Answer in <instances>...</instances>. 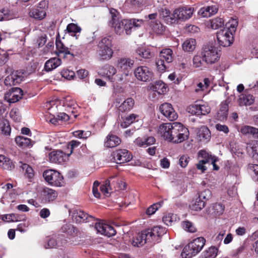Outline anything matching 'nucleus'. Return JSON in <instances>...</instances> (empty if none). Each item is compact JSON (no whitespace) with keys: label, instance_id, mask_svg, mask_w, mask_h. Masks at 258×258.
Returning <instances> with one entry per match:
<instances>
[{"label":"nucleus","instance_id":"9","mask_svg":"<svg viewBox=\"0 0 258 258\" xmlns=\"http://www.w3.org/2000/svg\"><path fill=\"white\" fill-rule=\"evenodd\" d=\"M95 228L97 232L108 237L115 235L116 231L111 225L100 221L96 223Z\"/></svg>","mask_w":258,"mask_h":258},{"label":"nucleus","instance_id":"40","mask_svg":"<svg viewBox=\"0 0 258 258\" xmlns=\"http://www.w3.org/2000/svg\"><path fill=\"white\" fill-rule=\"evenodd\" d=\"M14 18L13 14L8 8H4L0 11V21L11 20Z\"/></svg>","mask_w":258,"mask_h":258},{"label":"nucleus","instance_id":"44","mask_svg":"<svg viewBox=\"0 0 258 258\" xmlns=\"http://www.w3.org/2000/svg\"><path fill=\"white\" fill-rule=\"evenodd\" d=\"M256 128V127L251 126L244 125L241 127L240 132L243 135H251L253 137L255 134Z\"/></svg>","mask_w":258,"mask_h":258},{"label":"nucleus","instance_id":"31","mask_svg":"<svg viewBox=\"0 0 258 258\" xmlns=\"http://www.w3.org/2000/svg\"><path fill=\"white\" fill-rule=\"evenodd\" d=\"M134 105V100L132 98H128L119 106V109L120 111L123 112L128 111L133 108Z\"/></svg>","mask_w":258,"mask_h":258},{"label":"nucleus","instance_id":"29","mask_svg":"<svg viewBox=\"0 0 258 258\" xmlns=\"http://www.w3.org/2000/svg\"><path fill=\"white\" fill-rule=\"evenodd\" d=\"M196 46V40L193 38L187 39L183 42L182 45V49L185 52L193 51L195 49Z\"/></svg>","mask_w":258,"mask_h":258},{"label":"nucleus","instance_id":"59","mask_svg":"<svg viewBox=\"0 0 258 258\" xmlns=\"http://www.w3.org/2000/svg\"><path fill=\"white\" fill-rule=\"evenodd\" d=\"M2 219L5 222H14L17 221V216L15 214L5 215Z\"/></svg>","mask_w":258,"mask_h":258},{"label":"nucleus","instance_id":"35","mask_svg":"<svg viewBox=\"0 0 258 258\" xmlns=\"http://www.w3.org/2000/svg\"><path fill=\"white\" fill-rule=\"evenodd\" d=\"M149 24L152 29L157 34H162L165 30V26L159 21H151Z\"/></svg>","mask_w":258,"mask_h":258},{"label":"nucleus","instance_id":"16","mask_svg":"<svg viewBox=\"0 0 258 258\" xmlns=\"http://www.w3.org/2000/svg\"><path fill=\"white\" fill-rule=\"evenodd\" d=\"M69 156L68 154H66L61 151L56 150L51 152L49 154V159L52 163L61 164L68 160Z\"/></svg>","mask_w":258,"mask_h":258},{"label":"nucleus","instance_id":"38","mask_svg":"<svg viewBox=\"0 0 258 258\" xmlns=\"http://www.w3.org/2000/svg\"><path fill=\"white\" fill-rule=\"evenodd\" d=\"M30 15L35 19L42 20L46 16V12L44 9H35L33 10Z\"/></svg>","mask_w":258,"mask_h":258},{"label":"nucleus","instance_id":"33","mask_svg":"<svg viewBox=\"0 0 258 258\" xmlns=\"http://www.w3.org/2000/svg\"><path fill=\"white\" fill-rule=\"evenodd\" d=\"M197 136L201 141L209 140L211 137V133L207 126L203 125L198 130Z\"/></svg>","mask_w":258,"mask_h":258},{"label":"nucleus","instance_id":"13","mask_svg":"<svg viewBox=\"0 0 258 258\" xmlns=\"http://www.w3.org/2000/svg\"><path fill=\"white\" fill-rule=\"evenodd\" d=\"M112 156L117 164L127 162L132 158L131 153L126 149H119L113 152Z\"/></svg>","mask_w":258,"mask_h":258},{"label":"nucleus","instance_id":"20","mask_svg":"<svg viewBox=\"0 0 258 258\" xmlns=\"http://www.w3.org/2000/svg\"><path fill=\"white\" fill-rule=\"evenodd\" d=\"M73 217L78 223L88 222L94 220L93 216H89L87 213L81 210H75L73 213Z\"/></svg>","mask_w":258,"mask_h":258},{"label":"nucleus","instance_id":"23","mask_svg":"<svg viewBox=\"0 0 258 258\" xmlns=\"http://www.w3.org/2000/svg\"><path fill=\"white\" fill-rule=\"evenodd\" d=\"M120 139L116 135L109 134L106 138L104 146L107 148H113L120 144Z\"/></svg>","mask_w":258,"mask_h":258},{"label":"nucleus","instance_id":"24","mask_svg":"<svg viewBox=\"0 0 258 258\" xmlns=\"http://www.w3.org/2000/svg\"><path fill=\"white\" fill-rule=\"evenodd\" d=\"M56 54L58 56H60V54H63L64 57H66L67 55H70L72 57L74 56L68 47H66L62 42L59 40H56Z\"/></svg>","mask_w":258,"mask_h":258},{"label":"nucleus","instance_id":"30","mask_svg":"<svg viewBox=\"0 0 258 258\" xmlns=\"http://www.w3.org/2000/svg\"><path fill=\"white\" fill-rule=\"evenodd\" d=\"M247 152L255 160H258V141H253L247 145Z\"/></svg>","mask_w":258,"mask_h":258},{"label":"nucleus","instance_id":"26","mask_svg":"<svg viewBox=\"0 0 258 258\" xmlns=\"http://www.w3.org/2000/svg\"><path fill=\"white\" fill-rule=\"evenodd\" d=\"M61 60L59 58L55 57L47 60L44 65V70L46 72L51 71L60 65Z\"/></svg>","mask_w":258,"mask_h":258},{"label":"nucleus","instance_id":"60","mask_svg":"<svg viewBox=\"0 0 258 258\" xmlns=\"http://www.w3.org/2000/svg\"><path fill=\"white\" fill-rule=\"evenodd\" d=\"M99 182L98 181H95L92 187V192L95 197L96 198H100V194L98 191V186L99 185Z\"/></svg>","mask_w":258,"mask_h":258},{"label":"nucleus","instance_id":"34","mask_svg":"<svg viewBox=\"0 0 258 258\" xmlns=\"http://www.w3.org/2000/svg\"><path fill=\"white\" fill-rule=\"evenodd\" d=\"M173 51L170 48H165L162 50L160 53L159 57L164 59L167 63H169L173 60Z\"/></svg>","mask_w":258,"mask_h":258},{"label":"nucleus","instance_id":"58","mask_svg":"<svg viewBox=\"0 0 258 258\" xmlns=\"http://www.w3.org/2000/svg\"><path fill=\"white\" fill-rule=\"evenodd\" d=\"M212 196V193L210 190L207 189L201 192L198 198H200V200H209Z\"/></svg>","mask_w":258,"mask_h":258},{"label":"nucleus","instance_id":"15","mask_svg":"<svg viewBox=\"0 0 258 258\" xmlns=\"http://www.w3.org/2000/svg\"><path fill=\"white\" fill-rule=\"evenodd\" d=\"M23 91L19 88H14L5 94V100L10 103L18 101L23 96Z\"/></svg>","mask_w":258,"mask_h":258},{"label":"nucleus","instance_id":"28","mask_svg":"<svg viewBox=\"0 0 258 258\" xmlns=\"http://www.w3.org/2000/svg\"><path fill=\"white\" fill-rule=\"evenodd\" d=\"M217 11L218 8L216 6H211L201 8L199 13L203 17H210L212 15L215 14Z\"/></svg>","mask_w":258,"mask_h":258},{"label":"nucleus","instance_id":"47","mask_svg":"<svg viewBox=\"0 0 258 258\" xmlns=\"http://www.w3.org/2000/svg\"><path fill=\"white\" fill-rule=\"evenodd\" d=\"M66 243V240H63L62 241L59 243V242H57L56 240V239L54 238H51L49 240V241L47 242V245H45V247L46 248H54L56 246H63L64 244H65Z\"/></svg>","mask_w":258,"mask_h":258},{"label":"nucleus","instance_id":"19","mask_svg":"<svg viewBox=\"0 0 258 258\" xmlns=\"http://www.w3.org/2000/svg\"><path fill=\"white\" fill-rule=\"evenodd\" d=\"M148 236L145 230L138 233L132 240V244L134 246L140 247L143 246L147 242H150L148 238Z\"/></svg>","mask_w":258,"mask_h":258},{"label":"nucleus","instance_id":"42","mask_svg":"<svg viewBox=\"0 0 258 258\" xmlns=\"http://www.w3.org/2000/svg\"><path fill=\"white\" fill-rule=\"evenodd\" d=\"M138 117V115L135 114H131L128 116L126 117L120 123V126L122 128H126L128 127L131 124L133 123L136 119Z\"/></svg>","mask_w":258,"mask_h":258},{"label":"nucleus","instance_id":"39","mask_svg":"<svg viewBox=\"0 0 258 258\" xmlns=\"http://www.w3.org/2000/svg\"><path fill=\"white\" fill-rule=\"evenodd\" d=\"M228 105L226 104H222L217 112V119L220 120L226 119L228 115Z\"/></svg>","mask_w":258,"mask_h":258},{"label":"nucleus","instance_id":"48","mask_svg":"<svg viewBox=\"0 0 258 258\" xmlns=\"http://www.w3.org/2000/svg\"><path fill=\"white\" fill-rule=\"evenodd\" d=\"M163 204V202L161 201L153 204L147 209L146 211V214L148 215H153L159 208L162 206Z\"/></svg>","mask_w":258,"mask_h":258},{"label":"nucleus","instance_id":"1","mask_svg":"<svg viewBox=\"0 0 258 258\" xmlns=\"http://www.w3.org/2000/svg\"><path fill=\"white\" fill-rule=\"evenodd\" d=\"M237 26V20L232 19L226 24V28L220 30L217 33V38L220 45L227 47L233 43L234 35Z\"/></svg>","mask_w":258,"mask_h":258},{"label":"nucleus","instance_id":"43","mask_svg":"<svg viewBox=\"0 0 258 258\" xmlns=\"http://www.w3.org/2000/svg\"><path fill=\"white\" fill-rule=\"evenodd\" d=\"M21 167L25 171V175L30 181L34 176V172L32 168L27 164H22Z\"/></svg>","mask_w":258,"mask_h":258},{"label":"nucleus","instance_id":"8","mask_svg":"<svg viewBox=\"0 0 258 258\" xmlns=\"http://www.w3.org/2000/svg\"><path fill=\"white\" fill-rule=\"evenodd\" d=\"M135 77L139 81L149 82L152 79L153 73L151 69L146 66H139L134 70Z\"/></svg>","mask_w":258,"mask_h":258},{"label":"nucleus","instance_id":"5","mask_svg":"<svg viewBox=\"0 0 258 258\" xmlns=\"http://www.w3.org/2000/svg\"><path fill=\"white\" fill-rule=\"evenodd\" d=\"M112 45L110 38L105 37L98 43L97 53L100 59L108 60L110 59L113 53Z\"/></svg>","mask_w":258,"mask_h":258},{"label":"nucleus","instance_id":"14","mask_svg":"<svg viewBox=\"0 0 258 258\" xmlns=\"http://www.w3.org/2000/svg\"><path fill=\"white\" fill-rule=\"evenodd\" d=\"M159 109L161 113L169 120L173 121L178 117L177 113L170 103H165L162 104L160 105Z\"/></svg>","mask_w":258,"mask_h":258},{"label":"nucleus","instance_id":"7","mask_svg":"<svg viewBox=\"0 0 258 258\" xmlns=\"http://www.w3.org/2000/svg\"><path fill=\"white\" fill-rule=\"evenodd\" d=\"M43 176L49 184L54 186H62L64 181L62 175L54 170H48L44 171Z\"/></svg>","mask_w":258,"mask_h":258},{"label":"nucleus","instance_id":"54","mask_svg":"<svg viewBox=\"0 0 258 258\" xmlns=\"http://www.w3.org/2000/svg\"><path fill=\"white\" fill-rule=\"evenodd\" d=\"M156 65L158 71L160 72H164L166 69V66L165 64L164 60L160 57L156 60Z\"/></svg>","mask_w":258,"mask_h":258},{"label":"nucleus","instance_id":"52","mask_svg":"<svg viewBox=\"0 0 258 258\" xmlns=\"http://www.w3.org/2000/svg\"><path fill=\"white\" fill-rule=\"evenodd\" d=\"M61 103L63 106L68 108L75 109V106L76 105L75 102L72 100L69 97H66L63 100H61Z\"/></svg>","mask_w":258,"mask_h":258},{"label":"nucleus","instance_id":"36","mask_svg":"<svg viewBox=\"0 0 258 258\" xmlns=\"http://www.w3.org/2000/svg\"><path fill=\"white\" fill-rule=\"evenodd\" d=\"M15 141L18 145L22 147H32L31 141L30 139L19 136L16 138Z\"/></svg>","mask_w":258,"mask_h":258},{"label":"nucleus","instance_id":"18","mask_svg":"<svg viewBox=\"0 0 258 258\" xmlns=\"http://www.w3.org/2000/svg\"><path fill=\"white\" fill-rule=\"evenodd\" d=\"M172 126L173 123H163L158 127L157 134L164 140L168 141L170 137Z\"/></svg>","mask_w":258,"mask_h":258},{"label":"nucleus","instance_id":"12","mask_svg":"<svg viewBox=\"0 0 258 258\" xmlns=\"http://www.w3.org/2000/svg\"><path fill=\"white\" fill-rule=\"evenodd\" d=\"M148 236V239L151 242H158L159 237L166 233L165 228L160 226H155L152 229L146 230Z\"/></svg>","mask_w":258,"mask_h":258},{"label":"nucleus","instance_id":"56","mask_svg":"<svg viewBox=\"0 0 258 258\" xmlns=\"http://www.w3.org/2000/svg\"><path fill=\"white\" fill-rule=\"evenodd\" d=\"M199 157L203 158L201 160L207 161V163L210 162L211 159L213 156L204 150H201L199 152Z\"/></svg>","mask_w":258,"mask_h":258},{"label":"nucleus","instance_id":"21","mask_svg":"<svg viewBox=\"0 0 258 258\" xmlns=\"http://www.w3.org/2000/svg\"><path fill=\"white\" fill-rule=\"evenodd\" d=\"M254 97L251 94L244 92L239 95L238 102L239 106H249L253 103Z\"/></svg>","mask_w":258,"mask_h":258},{"label":"nucleus","instance_id":"61","mask_svg":"<svg viewBox=\"0 0 258 258\" xmlns=\"http://www.w3.org/2000/svg\"><path fill=\"white\" fill-rule=\"evenodd\" d=\"M47 37L45 34L39 36L37 40V44L38 47L43 46L46 43Z\"/></svg>","mask_w":258,"mask_h":258},{"label":"nucleus","instance_id":"53","mask_svg":"<svg viewBox=\"0 0 258 258\" xmlns=\"http://www.w3.org/2000/svg\"><path fill=\"white\" fill-rule=\"evenodd\" d=\"M12 77L15 79V84L17 85L21 82L23 78V73L19 71H13L12 73Z\"/></svg>","mask_w":258,"mask_h":258},{"label":"nucleus","instance_id":"45","mask_svg":"<svg viewBox=\"0 0 258 258\" xmlns=\"http://www.w3.org/2000/svg\"><path fill=\"white\" fill-rule=\"evenodd\" d=\"M211 27L213 29H217L222 27L224 25V21L221 18H216L210 20Z\"/></svg>","mask_w":258,"mask_h":258},{"label":"nucleus","instance_id":"55","mask_svg":"<svg viewBox=\"0 0 258 258\" xmlns=\"http://www.w3.org/2000/svg\"><path fill=\"white\" fill-rule=\"evenodd\" d=\"M212 209L215 214L220 215L223 213L224 207L221 204L216 203L213 205Z\"/></svg>","mask_w":258,"mask_h":258},{"label":"nucleus","instance_id":"46","mask_svg":"<svg viewBox=\"0 0 258 258\" xmlns=\"http://www.w3.org/2000/svg\"><path fill=\"white\" fill-rule=\"evenodd\" d=\"M136 52L140 57L145 59L150 58L153 56V54L149 49L138 48Z\"/></svg>","mask_w":258,"mask_h":258},{"label":"nucleus","instance_id":"37","mask_svg":"<svg viewBox=\"0 0 258 258\" xmlns=\"http://www.w3.org/2000/svg\"><path fill=\"white\" fill-rule=\"evenodd\" d=\"M205 206V202L200 200V198H197L190 205V208L191 210L199 211L204 208Z\"/></svg>","mask_w":258,"mask_h":258},{"label":"nucleus","instance_id":"62","mask_svg":"<svg viewBox=\"0 0 258 258\" xmlns=\"http://www.w3.org/2000/svg\"><path fill=\"white\" fill-rule=\"evenodd\" d=\"M10 115L13 120L18 122L20 121L21 117L17 109H12L10 113Z\"/></svg>","mask_w":258,"mask_h":258},{"label":"nucleus","instance_id":"64","mask_svg":"<svg viewBox=\"0 0 258 258\" xmlns=\"http://www.w3.org/2000/svg\"><path fill=\"white\" fill-rule=\"evenodd\" d=\"M4 82L7 86H14L16 85L15 84V79H14V77H12V73L6 78Z\"/></svg>","mask_w":258,"mask_h":258},{"label":"nucleus","instance_id":"49","mask_svg":"<svg viewBox=\"0 0 258 258\" xmlns=\"http://www.w3.org/2000/svg\"><path fill=\"white\" fill-rule=\"evenodd\" d=\"M182 226L183 228L189 232L194 233L197 231V229L194 225V224L188 221H183L182 223Z\"/></svg>","mask_w":258,"mask_h":258},{"label":"nucleus","instance_id":"11","mask_svg":"<svg viewBox=\"0 0 258 258\" xmlns=\"http://www.w3.org/2000/svg\"><path fill=\"white\" fill-rule=\"evenodd\" d=\"M189 113L196 115H205L210 112V107L207 104L195 103L190 105L187 108Z\"/></svg>","mask_w":258,"mask_h":258},{"label":"nucleus","instance_id":"50","mask_svg":"<svg viewBox=\"0 0 258 258\" xmlns=\"http://www.w3.org/2000/svg\"><path fill=\"white\" fill-rule=\"evenodd\" d=\"M218 249L215 246H211L206 251L205 258H215L217 255Z\"/></svg>","mask_w":258,"mask_h":258},{"label":"nucleus","instance_id":"6","mask_svg":"<svg viewBox=\"0 0 258 258\" xmlns=\"http://www.w3.org/2000/svg\"><path fill=\"white\" fill-rule=\"evenodd\" d=\"M201 52L207 64H213L217 61L220 57L217 48L213 43L204 45Z\"/></svg>","mask_w":258,"mask_h":258},{"label":"nucleus","instance_id":"22","mask_svg":"<svg viewBox=\"0 0 258 258\" xmlns=\"http://www.w3.org/2000/svg\"><path fill=\"white\" fill-rule=\"evenodd\" d=\"M41 195L43 199L47 202H50L56 199L57 197V192L53 189L45 187L42 189Z\"/></svg>","mask_w":258,"mask_h":258},{"label":"nucleus","instance_id":"3","mask_svg":"<svg viewBox=\"0 0 258 258\" xmlns=\"http://www.w3.org/2000/svg\"><path fill=\"white\" fill-rule=\"evenodd\" d=\"M205 242V239L202 237L194 239L183 248L181 256L182 258H191L195 256L202 250Z\"/></svg>","mask_w":258,"mask_h":258},{"label":"nucleus","instance_id":"27","mask_svg":"<svg viewBox=\"0 0 258 258\" xmlns=\"http://www.w3.org/2000/svg\"><path fill=\"white\" fill-rule=\"evenodd\" d=\"M160 17L163 19L164 21L168 24L175 23V18L173 15L170 16V12L165 8H161L159 11Z\"/></svg>","mask_w":258,"mask_h":258},{"label":"nucleus","instance_id":"57","mask_svg":"<svg viewBox=\"0 0 258 258\" xmlns=\"http://www.w3.org/2000/svg\"><path fill=\"white\" fill-rule=\"evenodd\" d=\"M189 161V157L187 155L181 156L179 159V164L183 168H185Z\"/></svg>","mask_w":258,"mask_h":258},{"label":"nucleus","instance_id":"32","mask_svg":"<svg viewBox=\"0 0 258 258\" xmlns=\"http://www.w3.org/2000/svg\"><path fill=\"white\" fill-rule=\"evenodd\" d=\"M116 73L115 68L110 65L105 66L101 70L100 74L103 76H106L109 79H111V77L115 75Z\"/></svg>","mask_w":258,"mask_h":258},{"label":"nucleus","instance_id":"51","mask_svg":"<svg viewBox=\"0 0 258 258\" xmlns=\"http://www.w3.org/2000/svg\"><path fill=\"white\" fill-rule=\"evenodd\" d=\"M67 29L68 32L74 33V36H76V38H77L76 33L80 32L81 30V29L80 27L74 23H71L69 24L67 26Z\"/></svg>","mask_w":258,"mask_h":258},{"label":"nucleus","instance_id":"4","mask_svg":"<svg viewBox=\"0 0 258 258\" xmlns=\"http://www.w3.org/2000/svg\"><path fill=\"white\" fill-rule=\"evenodd\" d=\"M172 131L168 141L174 143H179L183 142L189 136L188 129L179 122H173Z\"/></svg>","mask_w":258,"mask_h":258},{"label":"nucleus","instance_id":"63","mask_svg":"<svg viewBox=\"0 0 258 258\" xmlns=\"http://www.w3.org/2000/svg\"><path fill=\"white\" fill-rule=\"evenodd\" d=\"M128 21H130L132 24V26H131V32H132V29L134 27H140L143 23V21L142 20L135 19L128 20Z\"/></svg>","mask_w":258,"mask_h":258},{"label":"nucleus","instance_id":"25","mask_svg":"<svg viewBox=\"0 0 258 258\" xmlns=\"http://www.w3.org/2000/svg\"><path fill=\"white\" fill-rule=\"evenodd\" d=\"M155 141L156 140L153 137H148L147 138L139 137L135 140L134 143L139 147H147L154 144Z\"/></svg>","mask_w":258,"mask_h":258},{"label":"nucleus","instance_id":"2","mask_svg":"<svg viewBox=\"0 0 258 258\" xmlns=\"http://www.w3.org/2000/svg\"><path fill=\"white\" fill-rule=\"evenodd\" d=\"M110 13L111 19L109 25L114 28L115 32L119 35H130L131 23L127 19L119 20L117 12L114 9L110 10Z\"/></svg>","mask_w":258,"mask_h":258},{"label":"nucleus","instance_id":"17","mask_svg":"<svg viewBox=\"0 0 258 258\" xmlns=\"http://www.w3.org/2000/svg\"><path fill=\"white\" fill-rule=\"evenodd\" d=\"M134 64V60L130 58H121L118 60L117 67L123 72L126 76Z\"/></svg>","mask_w":258,"mask_h":258},{"label":"nucleus","instance_id":"41","mask_svg":"<svg viewBox=\"0 0 258 258\" xmlns=\"http://www.w3.org/2000/svg\"><path fill=\"white\" fill-rule=\"evenodd\" d=\"M193 66L195 68H201L204 67L205 60L203 57L202 52L201 53H197L196 54L192 59Z\"/></svg>","mask_w":258,"mask_h":258},{"label":"nucleus","instance_id":"10","mask_svg":"<svg viewBox=\"0 0 258 258\" xmlns=\"http://www.w3.org/2000/svg\"><path fill=\"white\" fill-rule=\"evenodd\" d=\"M194 9L189 7H183L176 9L173 13V17L176 20L185 21L189 19L192 15Z\"/></svg>","mask_w":258,"mask_h":258}]
</instances>
